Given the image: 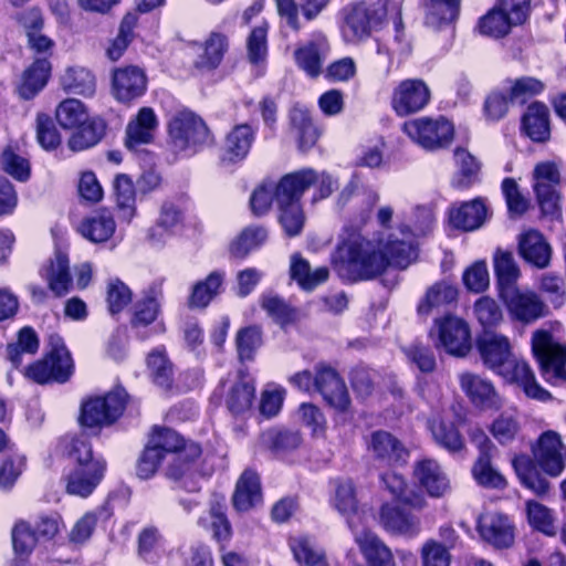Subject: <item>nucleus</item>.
<instances>
[{
	"label": "nucleus",
	"mask_w": 566,
	"mask_h": 566,
	"mask_svg": "<svg viewBox=\"0 0 566 566\" xmlns=\"http://www.w3.org/2000/svg\"><path fill=\"white\" fill-rule=\"evenodd\" d=\"M40 275L56 297L64 296L72 290L73 280L69 258L61 251H55L53 256L42 265Z\"/></svg>",
	"instance_id": "obj_18"
},
{
	"label": "nucleus",
	"mask_w": 566,
	"mask_h": 566,
	"mask_svg": "<svg viewBox=\"0 0 566 566\" xmlns=\"http://www.w3.org/2000/svg\"><path fill=\"white\" fill-rule=\"evenodd\" d=\"M514 102L511 101V94L506 92V87L494 90L484 101V115L489 120H499L506 115L510 105Z\"/></svg>",
	"instance_id": "obj_63"
},
{
	"label": "nucleus",
	"mask_w": 566,
	"mask_h": 566,
	"mask_svg": "<svg viewBox=\"0 0 566 566\" xmlns=\"http://www.w3.org/2000/svg\"><path fill=\"white\" fill-rule=\"evenodd\" d=\"M478 530L482 538L496 547H509L513 543V531L509 518L490 513L479 518Z\"/></svg>",
	"instance_id": "obj_28"
},
{
	"label": "nucleus",
	"mask_w": 566,
	"mask_h": 566,
	"mask_svg": "<svg viewBox=\"0 0 566 566\" xmlns=\"http://www.w3.org/2000/svg\"><path fill=\"white\" fill-rule=\"evenodd\" d=\"M532 350L546 381L554 385L566 382L565 344L554 340L549 332L536 329L532 336Z\"/></svg>",
	"instance_id": "obj_5"
},
{
	"label": "nucleus",
	"mask_w": 566,
	"mask_h": 566,
	"mask_svg": "<svg viewBox=\"0 0 566 566\" xmlns=\"http://www.w3.org/2000/svg\"><path fill=\"white\" fill-rule=\"evenodd\" d=\"M11 537L15 554L21 556L31 554L40 541L32 526L24 521L14 524Z\"/></svg>",
	"instance_id": "obj_62"
},
{
	"label": "nucleus",
	"mask_w": 566,
	"mask_h": 566,
	"mask_svg": "<svg viewBox=\"0 0 566 566\" xmlns=\"http://www.w3.org/2000/svg\"><path fill=\"white\" fill-rule=\"evenodd\" d=\"M461 0H422L424 9V22L427 25L438 29L457 19Z\"/></svg>",
	"instance_id": "obj_44"
},
{
	"label": "nucleus",
	"mask_w": 566,
	"mask_h": 566,
	"mask_svg": "<svg viewBox=\"0 0 566 566\" xmlns=\"http://www.w3.org/2000/svg\"><path fill=\"white\" fill-rule=\"evenodd\" d=\"M533 188L536 192L538 203L543 210L555 208L558 195L556 186L559 184V171L552 163H541L533 171Z\"/></svg>",
	"instance_id": "obj_22"
},
{
	"label": "nucleus",
	"mask_w": 566,
	"mask_h": 566,
	"mask_svg": "<svg viewBox=\"0 0 566 566\" xmlns=\"http://www.w3.org/2000/svg\"><path fill=\"white\" fill-rule=\"evenodd\" d=\"M493 265L497 280L499 295L517 286L521 271L512 252L497 249L493 255Z\"/></svg>",
	"instance_id": "obj_39"
},
{
	"label": "nucleus",
	"mask_w": 566,
	"mask_h": 566,
	"mask_svg": "<svg viewBox=\"0 0 566 566\" xmlns=\"http://www.w3.org/2000/svg\"><path fill=\"white\" fill-rule=\"evenodd\" d=\"M56 120L66 129L85 124L88 114L85 105L76 98H66L59 104L55 112Z\"/></svg>",
	"instance_id": "obj_52"
},
{
	"label": "nucleus",
	"mask_w": 566,
	"mask_h": 566,
	"mask_svg": "<svg viewBox=\"0 0 566 566\" xmlns=\"http://www.w3.org/2000/svg\"><path fill=\"white\" fill-rule=\"evenodd\" d=\"M496 374L505 381L521 386L526 396L533 399L541 401L551 399V394L537 384L531 367L524 360L512 356L505 367H502Z\"/></svg>",
	"instance_id": "obj_16"
},
{
	"label": "nucleus",
	"mask_w": 566,
	"mask_h": 566,
	"mask_svg": "<svg viewBox=\"0 0 566 566\" xmlns=\"http://www.w3.org/2000/svg\"><path fill=\"white\" fill-rule=\"evenodd\" d=\"M51 74L48 57L36 59L22 74L18 93L23 99L33 98L46 85Z\"/></svg>",
	"instance_id": "obj_35"
},
{
	"label": "nucleus",
	"mask_w": 566,
	"mask_h": 566,
	"mask_svg": "<svg viewBox=\"0 0 566 566\" xmlns=\"http://www.w3.org/2000/svg\"><path fill=\"white\" fill-rule=\"evenodd\" d=\"M126 399L127 394L124 389L87 398L81 405L80 423L87 428L113 424L122 416Z\"/></svg>",
	"instance_id": "obj_6"
},
{
	"label": "nucleus",
	"mask_w": 566,
	"mask_h": 566,
	"mask_svg": "<svg viewBox=\"0 0 566 566\" xmlns=\"http://www.w3.org/2000/svg\"><path fill=\"white\" fill-rule=\"evenodd\" d=\"M460 387L471 402L481 409H499L502 406L495 387L486 378L472 373H463L460 375Z\"/></svg>",
	"instance_id": "obj_17"
},
{
	"label": "nucleus",
	"mask_w": 566,
	"mask_h": 566,
	"mask_svg": "<svg viewBox=\"0 0 566 566\" xmlns=\"http://www.w3.org/2000/svg\"><path fill=\"white\" fill-rule=\"evenodd\" d=\"M328 50L326 38L319 34L295 50V62L308 76L317 77L322 72Z\"/></svg>",
	"instance_id": "obj_25"
},
{
	"label": "nucleus",
	"mask_w": 566,
	"mask_h": 566,
	"mask_svg": "<svg viewBox=\"0 0 566 566\" xmlns=\"http://www.w3.org/2000/svg\"><path fill=\"white\" fill-rule=\"evenodd\" d=\"M106 462H93L74 467L65 476L66 492L81 497L88 496L102 481Z\"/></svg>",
	"instance_id": "obj_20"
},
{
	"label": "nucleus",
	"mask_w": 566,
	"mask_h": 566,
	"mask_svg": "<svg viewBox=\"0 0 566 566\" xmlns=\"http://www.w3.org/2000/svg\"><path fill=\"white\" fill-rule=\"evenodd\" d=\"M255 399V386L253 379L243 370H239L229 386L226 395V406L234 415H244L249 411Z\"/></svg>",
	"instance_id": "obj_21"
},
{
	"label": "nucleus",
	"mask_w": 566,
	"mask_h": 566,
	"mask_svg": "<svg viewBox=\"0 0 566 566\" xmlns=\"http://www.w3.org/2000/svg\"><path fill=\"white\" fill-rule=\"evenodd\" d=\"M521 430L517 418L510 412L501 413L491 426V433L501 444L511 443Z\"/></svg>",
	"instance_id": "obj_61"
},
{
	"label": "nucleus",
	"mask_w": 566,
	"mask_h": 566,
	"mask_svg": "<svg viewBox=\"0 0 566 566\" xmlns=\"http://www.w3.org/2000/svg\"><path fill=\"white\" fill-rule=\"evenodd\" d=\"M388 0H364L343 9L342 34L346 42L368 38L387 17Z\"/></svg>",
	"instance_id": "obj_3"
},
{
	"label": "nucleus",
	"mask_w": 566,
	"mask_h": 566,
	"mask_svg": "<svg viewBox=\"0 0 566 566\" xmlns=\"http://www.w3.org/2000/svg\"><path fill=\"white\" fill-rule=\"evenodd\" d=\"M408 137L427 150H437L450 145L454 128L444 117H420L403 124Z\"/></svg>",
	"instance_id": "obj_7"
},
{
	"label": "nucleus",
	"mask_w": 566,
	"mask_h": 566,
	"mask_svg": "<svg viewBox=\"0 0 566 566\" xmlns=\"http://www.w3.org/2000/svg\"><path fill=\"white\" fill-rule=\"evenodd\" d=\"M147 90V76L143 69L128 65L115 69L112 76V93L116 101L128 104L142 97Z\"/></svg>",
	"instance_id": "obj_14"
},
{
	"label": "nucleus",
	"mask_w": 566,
	"mask_h": 566,
	"mask_svg": "<svg viewBox=\"0 0 566 566\" xmlns=\"http://www.w3.org/2000/svg\"><path fill=\"white\" fill-rule=\"evenodd\" d=\"M148 444L165 457L166 453H179L187 443H184V439L172 429L155 428Z\"/></svg>",
	"instance_id": "obj_58"
},
{
	"label": "nucleus",
	"mask_w": 566,
	"mask_h": 566,
	"mask_svg": "<svg viewBox=\"0 0 566 566\" xmlns=\"http://www.w3.org/2000/svg\"><path fill=\"white\" fill-rule=\"evenodd\" d=\"M333 263L339 276L353 282L374 279L387 268L382 252L359 235L337 247Z\"/></svg>",
	"instance_id": "obj_1"
},
{
	"label": "nucleus",
	"mask_w": 566,
	"mask_h": 566,
	"mask_svg": "<svg viewBox=\"0 0 566 566\" xmlns=\"http://www.w3.org/2000/svg\"><path fill=\"white\" fill-rule=\"evenodd\" d=\"M402 239L396 234H390L382 245V254L387 261V266L392 265L399 269L408 268L416 259L417 251L411 241V231L406 228L400 230Z\"/></svg>",
	"instance_id": "obj_26"
},
{
	"label": "nucleus",
	"mask_w": 566,
	"mask_h": 566,
	"mask_svg": "<svg viewBox=\"0 0 566 566\" xmlns=\"http://www.w3.org/2000/svg\"><path fill=\"white\" fill-rule=\"evenodd\" d=\"M518 253L533 266L545 269L551 263L552 248L539 231L530 229L518 238Z\"/></svg>",
	"instance_id": "obj_23"
},
{
	"label": "nucleus",
	"mask_w": 566,
	"mask_h": 566,
	"mask_svg": "<svg viewBox=\"0 0 566 566\" xmlns=\"http://www.w3.org/2000/svg\"><path fill=\"white\" fill-rule=\"evenodd\" d=\"M157 126L158 120L154 109L142 107L136 118L127 125L126 146L132 149L137 145L150 143Z\"/></svg>",
	"instance_id": "obj_34"
},
{
	"label": "nucleus",
	"mask_w": 566,
	"mask_h": 566,
	"mask_svg": "<svg viewBox=\"0 0 566 566\" xmlns=\"http://www.w3.org/2000/svg\"><path fill=\"white\" fill-rule=\"evenodd\" d=\"M181 211L171 202H165L156 224L149 229L148 239L154 244H161L172 230L181 222Z\"/></svg>",
	"instance_id": "obj_47"
},
{
	"label": "nucleus",
	"mask_w": 566,
	"mask_h": 566,
	"mask_svg": "<svg viewBox=\"0 0 566 566\" xmlns=\"http://www.w3.org/2000/svg\"><path fill=\"white\" fill-rule=\"evenodd\" d=\"M83 238L93 243L107 242L116 230V222L112 212L101 208L86 216L77 228Z\"/></svg>",
	"instance_id": "obj_24"
},
{
	"label": "nucleus",
	"mask_w": 566,
	"mask_h": 566,
	"mask_svg": "<svg viewBox=\"0 0 566 566\" xmlns=\"http://www.w3.org/2000/svg\"><path fill=\"white\" fill-rule=\"evenodd\" d=\"M290 123L302 151L308 150L316 144L318 132L305 107L294 105L290 112Z\"/></svg>",
	"instance_id": "obj_41"
},
{
	"label": "nucleus",
	"mask_w": 566,
	"mask_h": 566,
	"mask_svg": "<svg viewBox=\"0 0 566 566\" xmlns=\"http://www.w3.org/2000/svg\"><path fill=\"white\" fill-rule=\"evenodd\" d=\"M74 364L70 352L61 336L52 334L49 337V350L45 357L29 366L25 375L38 384L49 381L65 382L73 374Z\"/></svg>",
	"instance_id": "obj_4"
},
{
	"label": "nucleus",
	"mask_w": 566,
	"mask_h": 566,
	"mask_svg": "<svg viewBox=\"0 0 566 566\" xmlns=\"http://www.w3.org/2000/svg\"><path fill=\"white\" fill-rule=\"evenodd\" d=\"M168 135L175 149L184 151L206 144L209 139V129L196 114L182 111L169 120Z\"/></svg>",
	"instance_id": "obj_8"
},
{
	"label": "nucleus",
	"mask_w": 566,
	"mask_h": 566,
	"mask_svg": "<svg viewBox=\"0 0 566 566\" xmlns=\"http://www.w3.org/2000/svg\"><path fill=\"white\" fill-rule=\"evenodd\" d=\"M420 554L422 566H450V551L437 539L430 538L426 541Z\"/></svg>",
	"instance_id": "obj_64"
},
{
	"label": "nucleus",
	"mask_w": 566,
	"mask_h": 566,
	"mask_svg": "<svg viewBox=\"0 0 566 566\" xmlns=\"http://www.w3.org/2000/svg\"><path fill=\"white\" fill-rule=\"evenodd\" d=\"M255 139V129L249 124L234 126L227 135L224 142L223 160L231 163L244 159Z\"/></svg>",
	"instance_id": "obj_33"
},
{
	"label": "nucleus",
	"mask_w": 566,
	"mask_h": 566,
	"mask_svg": "<svg viewBox=\"0 0 566 566\" xmlns=\"http://www.w3.org/2000/svg\"><path fill=\"white\" fill-rule=\"evenodd\" d=\"M147 367L153 381L163 387L169 388L174 379L172 364L168 359L165 348H156L147 357Z\"/></svg>",
	"instance_id": "obj_49"
},
{
	"label": "nucleus",
	"mask_w": 566,
	"mask_h": 566,
	"mask_svg": "<svg viewBox=\"0 0 566 566\" xmlns=\"http://www.w3.org/2000/svg\"><path fill=\"white\" fill-rule=\"evenodd\" d=\"M136 22L137 18L134 14L128 13L123 18L117 36L112 41L111 45L106 50L107 56L112 61H117L132 42Z\"/></svg>",
	"instance_id": "obj_59"
},
{
	"label": "nucleus",
	"mask_w": 566,
	"mask_h": 566,
	"mask_svg": "<svg viewBox=\"0 0 566 566\" xmlns=\"http://www.w3.org/2000/svg\"><path fill=\"white\" fill-rule=\"evenodd\" d=\"M512 464L523 485L538 495L548 492L549 482L537 471L533 461L527 455L514 457Z\"/></svg>",
	"instance_id": "obj_46"
},
{
	"label": "nucleus",
	"mask_w": 566,
	"mask_h": 566,
	"mask_svg": "<svg viewBox=\"0 0 566 566\" xmlns=\"http://www.w3.org/2000/svg\"><path fill=\"white\" fill-rule=\"evenodd\" d=\"M514 25L516 24L511 21V17L507 15L499 4H496L479 21L480 32L493 38H502L506 35Z\"/></svg>",
	"instance_id": "obj_50"
},
{
	"label": "nucleus",
	"mask_w": 566,
	"mask_h": 566,
	"mask_svg": "<svg viewBox=\"0 0 566 566\" xmlns=\"http://www.w3.org/2000/svg\"><path fill=\"white\" fill-rule=\"evenodd\" d=\"M492 454L479 455L472 473L480 485L491 489H503L506 485L504 476L491 464Z\"/></svg>",
	"instance_id": "obj_56"
},
{
	"label": "nucleus",
	"mask_w": 566,
	"mask_h": 566,
	"mask_svg": "<svg viewBox=\"0 0 566 566\" xmlns=\"http://www.w3.org/2000/svg\"><path fill=\"white\" fill-rule=\"evenodd\" d=\"M464 421V418L454 412V418L448 415L433 418L428 426L434 442L450 453H458L465 447L463 437L458 427Z\"/></svg>",
	"instance_id": "obj_19"
},
{
	"label": "nucleus",
	"mask_w": 566,
	"mask_h": 566,
	"mask_svg": "<svg viewBox=\"0 0 566 566\" xmlns=\"http://www.w3.org/2000/svg\"><path fill=\"white\" fill-rule=\"evenodd\" d=\"M290 547L294 558L306 566H328L324 554L307 537H294L290 539Z\"/></svg>",
	"instance_id": "obj_53"
},
{
	"label": "nucleus",
	"mask_w": 566,
	"mask_h": 566,
	"mask_svg": "<svg viewBox=\"0 0 566 566\" xmlns=\"http://www.w3.org/2000/svg\"><path fill=\"white\" fill-rule=\"evenodd\" d=\"M316 179L315 170L305 168L283 176L276 184L279 221L286 235L296 237L302 232L305 214L300 199Z\"/></svg>",
	"instance_id": "obj_2"
},
{
	"label": "nucleus",
	"mask_w": 566,
	"mask_h": 566,
	"mask_svg": "<svg viewBox=\"0 0 566 566\" xmlns=\"http://www.w3.org/2000/svg\"><path fill=\"white\" fill-rule=\"evenodd\" d=\"M262 501L259 475L250 470L242 473L237 482L232 503L237 511L247 512Z\"/></svg>",
	"instance_id": "obj_32"
},
{
	"label": "nucleus",
	"mask_w": 566,
	"mask_h": 566,
	"mask_svg": "<svg viewBox=\"0 0 566 566\" xmlns=\"http://www.w3.org/2000/svg\"><path fill=\"white\" fill-rule=\"evenodd\" d=\"M522 125L534 142H545L549 137L548 108L545 104L532 103L523 116Z\"/></svg>",
	"instance_id": "obj_42"
},
{
	"label": "nucleus",
	"mask_w": 566,
	"mask_h": 566,
	"mask_svg": "<svg viewBox=\"0 0 566 566\" xmlns=\"http://www.w3.org/2000/svg\"><path fill=\"white\" fill-rule=\"evenodd\" d=\"M458 298V290L447 283L438 282L430 286L417 306L420 317L427 318L434 310L439 311L454 303Z\"/></svg>",
	"instance_id": "obj_37"
},
{
	"label": "nucleus",
	"mask_w": 566,
	"mask_h": 566,
	"mask_svg": "<svg viewBox=\"0 0 566 566\" xmlns=\"http://www.w3.org/2000/svg\"><path fill=\"white\" fill-rule=\"evenodd\" d=\"M533 455L541 469L551 476H558L566 467V446L556 431L548 430L539 436Z\"/></svg>",
	"instance_id": "obj_11"
},
{
	"label": "nucleus",
	"mask_w": 566,
	"mask_h": 566,
	"mask_svg": "<svg viewBox=\"0 0 566 566\" xmlns=\"http://www.w3.org/2000/svg\"><path fill=\"white\" fill-rule=\"evenodd\" d=\"M115 198L118 209L123 213V218L128 221L135 213V188L133 180L127 175H118L114 180Z\"/></svg>",
	"instance_id": "obj_55"
},
{
	"label": "nucleus",
	"mask_w": 566,
	"mask_h": 566,
	"mask_svg": "<svg viewBox=\"0 0 566 566\" xmlns=\"http://www.w3.org/2000/svg\"><path fill=\"white\" fill-rule=\"evenodd\" d=\"M77 130L72 134L67 145L73 151H82L98 144L103 138L106 124L102 118L94 117L81 124Z\"/></svg>",
	"instance_id": "obj_43"
},
{
	"label": "nucleus",
	"mask_w": 566,
	"mask_h": 566,
	"mask_svg": "<svg viewBox=\"0 0 566 566\" xmlns=\"http://www.w3.org/2000/svg\"><path fill=\"white\" fill-rule=\"evenodd\" d=\"M355 542L370 566H396L390 548L371 531L355 532Z\"/></svg>",
	"instance_id": "obj_29"
},
{
	"label": "nucleus",
	"mask_w": 566,
	"mask_h": 566,
	"mask_svg": "<svg viewBox=\"0 0 566 566\" xmlns=\"http://www.w3.org/2000/svg\"><path fill=\"white\" fill-rule=\"evenodd\" d=\"M315 390L324 400L338 411H347L350 406V398L344 380L332 367L319 365L316 367L314 379Z\"/></svg>",
	"instance_id": "obj_13"
},
{
	"label": "nucleus",
	"mask_w": 566,
	"mask_h": 566,
	"mask_svg": "<svg viewBox=\"0 0 566 566\" xmlns=\"http://www.w3.org/2000/svg\"><path fill=\"white\" fill-rule=\"evenodd\" d=\"M415 476L419 484L433 497L443 496L450 489V482L439 463L431 459L419 461L415 467Z\"/></svg>",
	"instance_id": "obj_27"
},
{
	"label": "nucleus",
	"mask_w": 566,
	"mask_h": 566,
	"mask_svg": "<svg viewBox=\"0 0 566 566\" xmlns=\"http://www.w3.org/2000/svg\"><path fill=\"white\" fill-rule=\"evenodd\" d=\"M486 206L481 198L463 202L450 210V222L459 229L472 231L480 228L486 219Z\"/></svg>",
	"instance_id": "obj_36"
},
{
	"label": "nucleus",
	"mask_w": 566,
	"mask_h": 566,
	"mask_svg": "<svg viewBox=\"0 0 566 566\" xmlns=\"http://www.w3.org/2000/svg\"><path fill=\"white\" fill-rule=\"evenodd\" d=\"M334 503L338 512L346 516L349 528L354 531L357 524L356 522L359 521V516L357 514L355 489L350 481L337 484Z\"/></svg>",
	"instance_id": "obj_48"
},
{
	"label": "nucleus",
	"mask_w": 566,
	"mask_h": 566,
	"mask_svg": "<svg viewBox=\"0 0 566 566\" xmlns=\"http://www.w3.org/2000/svg\"><path fill=\"white\" fill-rule=\"evenodd\" d=\"M224 274L219 271L210 273L205 281L198 282L192 290L189 304L192 307H206L220 292Z\"/></svg>",
	"instance_id": "obj_51"
},
{
	"label": "nucleus",
	"mask_w": 566,
	"mask_h": 566,
	"mask_svg": "<svg viewBox=\"0 0 566 566\" xmlns=\"http://www.w3.org/2000/svg\"><path fill=\"white\" fill-rule=\"evenodd\" d=\"M454 158L461 172V177L454 181V186L457 188H468L474 181L480 170V164L464 148H457L454 150Z\"/></svg>",
	"instance_id": "obj_60"
},
{
	"label": "nucleus",
	"mask_w": 566,
	"mask_h": 566,
	"mask_svg": "<svg viewBox=\"0 0 566 566\" xmlns=\"http://www.w3.org/2000/svg\"><path fill=\"white\" fill-rule=\"evenodd\" d=\"M369 448L376 458L388 464L403 463L408 458L407 449L396 437L386 431L374 432Z\"/></svg>",
	"instance_id": "obj_38"
},
{
	"label": "nucleus",
	"mask_w": 566,
	"mask_h": 566,
	"mask_svg": "<svg viewBox=\"0 0 566 566\" xmlns=\"http://www.w3.org/2000/svg\"><path fill=\"white\" fill-rule=\"evenodd\" d=\"M500 297L511 318L523 324H532L547 314V306L533 291L521 290L516 286L502 292Z\"/></svg>",
	"instance_id": "obj_9"
},
{
	"label": "nucleus",
	"mask_w": 566,
	"mask_h": 566,
	"mask_svg": "<svg viewBox=\"0 0 566 566\" xmlns=\"http://www.w3.org/2000/svg\"><path fill=\"white\" fill-rule=\"evenodd\" d=\"M268 238V232L262 227L247 228L231 243L230 253L238 259L245 258L252 250L259 248Z\"/></svg>",
	"instance_id": "obj_54"
},
{
	"label": "nucleus",
	"mask_w": 566,
	"mask_h": 566,
	"mask_svg": "<svg viewBox=\"0 0 566 566\" xmlns=\"http://www.w3.org/2000/svg\"><path fill=\"white\" fill-rule=\"evenodd\" d=\"M438 328L439 343L438 347H442L448 354L464 357L470 352L471 333L469 325L461 318L447 315L436 319Z\"/></svg>",
	"instance_id": "obj_10"
},
{
	"label": "nucleus",
	"mask_w": 566,
	"mask_h": 566,
	"mask_svg": "<svg viewBox=\"0 0 566 566\" xmlns=\"http://www.w3.org/2000/svg\"><path fill=\"white\" fill-rule=\"evenodd\" d=\"M62 88L69 94L92 96L95 93V76L85 67L72 66L60 78Z\"/></svg>",
	"instance_id": "obj_45"
},
{
	"label": "nucleus",
	"mask_w": 566,
	"mask_h": 566,
	"mask_svg": "<svg viewBox=\"0 0 566 566\" xmlns=\"http://www.w3.org/2000/svg\"><path fill=\"white\" fill-rule=\"evenodd\" d=\"M430 101L427 84L417 78L400 82L394 90L391 106L397 115L407 116L421 111Z\"/></svg>",
	"instance_id": "obj_12"
},
{
	"label": "nucleus",
	"mask_w": 566,
	"mask_h": 566,
	"mask_svg": "<svg viewBox=\"0 0 566 566\" xmlns=\"http://www.w3.org/2000/svg\"><path fill=\"white\" fill-rule=\"evenodd\" d=\"M379 521L391 533L415 536L420 532V520L392 504L380 507Z\"/></svg>",
	"instance_id": "obj_30"
},
{
	"label": "nucleus",
	"mask_w": 566,
	"mask_h": 566,
	"mask_svg": "<svg viewBox=\"0 0 566 566\" xmlns=\"http://www.w3.org/2000/svg\"><path fill=\"white\" fill-rule=\"evenodd\" d=\"M290 276L302 290L310 292L327 281L329 271L326 266L313 270L306 259L300 253H293L290 258Z\"/></svg>",
	"instance_id": "obj_31"
},
{
	"label": "nucleus",
	"mask_w": 566,
	"mask_h": 566,
	"mask_svg": "<svg viewBox=\"0 0 566 566\" xmlns=\"http://www.w3.org/2000/svg\"><path fill=\"white\" fill-rule=\"evenodd\" d=\"M200 454L201 448L198 443H187L182 448V451L172 455V459L166 470L167 478L176 482L182 481L184 486L188 488L187 480L191 475L192 464Z\"/></svg>",
	"instance_id": "obj_40"
},
{
	"label": "nucleus",
	"mask_w": 566,
	"mask_h": 566,
	"mask_svg": "<svg viewBox=\"0 0 566 566\" xmlns=\"http://www.w3.org/2000/svg\"><path fill=\"white\" fill-rule=\"evenodd\" d=\"M476 348L483 364L494 373L505 367L512 355L510 339L502 334L485 329L476 339Z\"/></svg>",
	"instance_id": "obj_15"
},
{
	"label": "nucleus",
	"mask_w": 566,
	"mask_h": 566,
	"mask_svg": "<svg viewBox=\"0 0 566 566\" xmlns=\"http://www.w3.org/2000/svg\"><path fill=\"white\" fill-rule=\"evenodd\" d=\"M39 348V339L31 327H23L18 334V342L9 344L7 355L14 367L22 363V354H35Z\"/></svg>",
	"instance_id": "obj_57"
}]
</instances>
